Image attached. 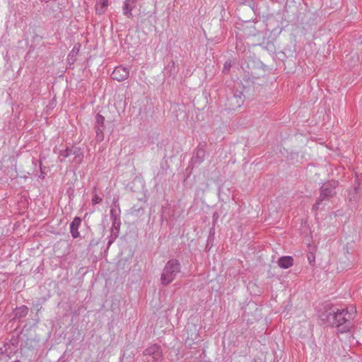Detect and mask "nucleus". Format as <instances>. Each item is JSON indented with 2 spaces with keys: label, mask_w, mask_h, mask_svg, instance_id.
Here are the masks:
<instances>
[{
  "label": "nucleus",
  "mask_w": 362,
  "mask_h": 362,
  "mask_svg": "<svg viewBox=\"0 0 362 362\" xmlns=\"http://www.w3.org/2000/svg\"><path fill=\"white\" fill-rule=\"evenodd\" d=\"M351 315L346 308L339 309L334 305H326L320 313L319 317L326 326L336 327L339 332L346 333L352 327Z\"/></svg>",
  "instance_id": "f257e3e1"
},
{
  "label": "nucleus",
  "mask_w": 362,
  "mask_h": 362,
  "mask_svg": "<svg viewBox=\"0 0 362 362\" xmlns=\"http://www.w3.org/2000/svg\"><path fill=\"white\" fill-rule=\"evenodd\" d=\"M338 185V181L334 180L324 183L320 188V195L316 202L313 204L312 209L315 211L322 209L325 206L323 202L325 200L329 201L337 195Z\"/></svg>",
  "instance_id": "f03ea898"
},
{
  "label": "nucleus",
  "mask_w": 362,
  "mask_h": 362,
  "mask_svg": "<svg viewBox=\"0 0 362 362\" xmlns=\"http://www.w3.org/2000/svg\"><path fill=\"white\" fill-rule=\"evenodd\" d=\"M180 272V263L177 259L168 261L161 274L160 281L163 285L172 282L175 275Z\"/></svg>",
  "instance_id": "7ed1b4c3"
},
{
  "label": "nucleus",
  "mask_w": 362,
  "mask_h": 362,
  "mask_svg": "<svg viewBox=\"0 0 362 362\" xmlns=\"http://www.w3.org/2000/svg\"><path fill=\"white\" fill-rule=\"evenodd\" d=\"M144 355L151 357V360L148 359V362H161L163 354L160 347L156 344H153L146 348L144 351Z\"/></svg>",
  "instance_id": "20e7f679"
},
{
  "label": "nucleus",
  "mask_w": 362,
  "mask_h": 362,
  "mask_svg": "<svg viewBox=\"0 0 362 362\" xmlns=\"http://www.w3.org/2000/svg\"><path fill=\"white\" fill-rule=\"evenodd\" d=\"M245 100V95L241 90H235L233 95L229 98L230 105L233 110L241 107Z\"/></svg>",
  "instance_id": "39448f33"
},
{
  "label": "nucleus",
  "mask_w": 362,
  "mask_h": 362,
  "mask_svg": "<svg viewBox=\"0 0 362 362\" xmlns=\"http://www.w3.org/2000/svg\"><path fill=\"white\" fill-rule=\"evenodd\" d=\"M129 76V71L127 68L118 66L115 68L112 73V78L117 81H123Z\"/></svg>",
  "instance_id": "423d86ee"
},
{
  "label": "nucleus",
  "mask_w": 362,
  "mask_h": 362,
  "mask_svg": "<svg viewBox=\"0 0 362 362\" xmlns=\"http://www.w3.org/2000/svg\"><path fill=\"white\" fill-rule=\"evenodd\" d=\"M347 192L348 199L350 203L355 204L361 199L362 189L358 185L351 187Z\"/></svg>",
  "instance_id": "0eeeda50"
},
{
  "label": "nucleus",
  "mask_w": 362,
  "mask_h": 362,
  "mask_svg": "<svg viewBox=\"0 0 362 362\" xmlns=\"http://www.w3.org/2000/svg\"><path fill=\"white\" fill-rule=\"evenodd\" d=\"M105 117L100 114L95 117V132L96 136L100 140L103 139V130L105 128Z\"/></svg>",
  "instance_id": "6e6552de"
},
{
  "label": "nucleus",
  "mask_w": 362,
  "mask_h": 362,
  "mask_svg": "<svg viewBox=\"0 0 362 362\" xmlns=\"http://www.w3.org/2000/svg\"><path fill=\"white\" fill-rule=\"evenodd\" d=\"M205 154V150L202 147H198L191 159L192 163L193 165L200 164L204 160Z\"/></svg>",
  "instance_id": "1a4fd4ad"
},
{
  "label": "nucleus",
  "mask_w": 362,
  "mask_h": 362,
  "mask_svg": "<svg viewBox=\"0 0 362 362\" xmlns=\"http://www.w3.org/2000/svg\"><path fill=\"white\" fill-rule=\"evenodd\" d=\"M81 219L79 217H75L70 224V232L74 238H78L80 233L78 228L81 225Z\"/></svg>",
  "instance_id": "9d476101"
},
{
  "label": "nucleus",
  "mask_w": 362,
  "mask_h": 362,
  "mask_svg": "<svg viewBox=\"0 0 362 362\" xmlns=\"http://www.w3.org/2000/svg\"><path fill=\"white\" fill-rule=\"evenodd\" d=\"M293 264V259L291 256L281 257L278 260L279 266L282 269H288Z\"/></svg>",
  "instance_id": "9b49d317"
},
{
  "label": "nucleus",
  "mask_w": 362,
  "mask_h": 362,
  "mask_svg": "<svg viewBox=\"0 0 362 362\" xmlns=\"http://www.w3.org/2000/svg\"><path fill=\"white\" fill-rule=\"evenodd\" d=\"M135 6V2L132 0H125L122 6V11L124 15L128 18L132 16V11Z\"/></svg>",
  "instance_id": "f8f14e48"
},
{
  "label": "nucleus",
  "mask_w": 362,
  "mask_h": 362,
  "mask_svg": "<svg viewBox=\"0 0 362 362\" xmlns=\"http://www.w3.org/2000/svg\"><path fill=\"white\" fill-rule=\"evenodd\" d=\"M72 155L74 156L72 162L76 163L77 165L81 163L83 159V153L80 148L74 147L72 150Z\"/></svg>",
  "instance_id": "ddd939ff"
},
{
  "label": "nucleus",
  "mask_w": 362,
  "mask_h": 362,
  "mask_svg": "<svg viewBox=\"0 0 362 362\" xmlns=\"http://www.w3.org/2000/svg\"><path fill=\"white\" fill-rule=\"evenodd\" d=\"M108 6V0H98L95 5L96 12L101 15L105 13Z\"/></svg>",
  "instance_id": "4468645a"
},
{
  "label": "nucleus",
  "mask_w": 362,
  "mask_h": 362,
  "mask_svg": "<svg viewBox=\"0 0 362 362\" xmlns=\"http://www.w3.org/2000/svg\"><path fill=\"white\" fill-rule=\"evenodd\" d=\"M74 147H67L64 150H61L59 153L58 160L60 163L64 162L66 158L69 157L71 155H72V150Z\"/></svg>",
  "instance_id": "2eb2a0df"
},
{
  "label": "nucleus",
  "mask_w": 362,
  "mask_h": 362,
  "mask_svg": "<svg viewBox=\"0 0 362 362\" xmlns=\"http://www.w3.org/2000/svg\"><path fill=\"white\" fill-rule=\"evenodd\" d=\"M120 209L119 206L115 204L110 209V218L112 221L120 219Z\"/></svg>",
  "instance_id": "dca6fc26"
},
{
  "label": "nucleus",
  "mask_w": 362,
  "mask_h": 362,
  "mask_svg": "<svg viewBox=\"0 0 362 362\" xmlns=\"http://www.w3.org/2000/svg\"><path fill=\"white\" fill-rule=\"evenodd\" d=\"M120 224V219L112 221V232L115 235L119 233Z\"/></svg>",
  "instance_id": "f3484780"
},
{
  "label": "nucleus",
  "mask_w": 362,
  "mask_h": 362,
  "mask_svg": "<svg viewBox=\"0 0 362 362\" xmlns=\"http://www.w3.org/2000/svg\"><path fill=\"white\" fill-rule=\"evenodd\" d=\"M95 191H96V190L95 189V191H94V194H93V197L92 200H91V201H92L93 204H94V205H95V204H98V203H100V202L102 201V198H101L100 197H99V196L96 194Z\"/></svg>",
  "instance_id": "a211bd4d"
},
{
  "label": "nucleus",
  "mask_w": 362,
  "mask_h": 362,
  "mask_svg": "<svg viewBox=\"0 0 362 362\" xmlns=\"http://www.w3.org/2000/svg\"><path fill=\"white\" fill-rule=\"evenodd\" d=\"M231 67V62H226L224 65H223V72L224 74H227L228 73V71H230V69Z\"/></svg>",
  "instance_id": "6ab92c4d"
},
{
  "label": "nucleus",
  "mask_w": 362,
  "mask_h": 362,
  "mask_svg": "<svg viewBox=\"0 0 362 362\" xmlns=\"http://www.w3.org/2000/svg\"><path fill=\"white\" fill-rule=\"evenodd\" d=\"M78 50H79V49L76 48V47L74 46V48L72 49L71 53L69 54V57H70L71 56L74 57V56L76 55L78 52Z\"/></svg>",
  "instance_id": "aec40b11"
},
{
  "label": "nucleus",
  "mask_w": 362,
  "mask_h": 362,
  "mask_svg": "<svg viewBox=\"0 0 362 362\" xmlns=\"http://www.w3.org/2000/svg\"><path fill=\"white\" fill-rule=\"evenodd\" d=\"M308 259L310 264H312L313 262H315V256L313 254H310L308 255Z\"/></svg>",
  "instance_id": "412c9836"
},
{
  "label": "nucleus",
  "mask_w": 362,
  "mask_h": 362,
  "mask_svg": "<svg viewBox=\"0 0 362 362\" xmlns=\"http://www.w3.org/2000/svg\"><path fill=\"white\" fill-rule=\"evenodd\" d=\"M20 310L22 312V315H25L27 314V310L28 308L25 306H23L19 308Z\"/></svg>",
  "instance_id": "4be33fe9"
},
{
  "label": "nucleus",
  "mask_w": 362,
  "mask_h": 362,
  "mask_svg": "<svg viewBox=\"0 0 362 362\" xmlns=\"http://www.w3.org/2000/svg\"><path fill=\"white\" fill-rule=\"evenodd\" d=\"M13 362H21V361H13Z\"/></svg>",
  "instance_id": "5701e85b"
}]
</instances>
